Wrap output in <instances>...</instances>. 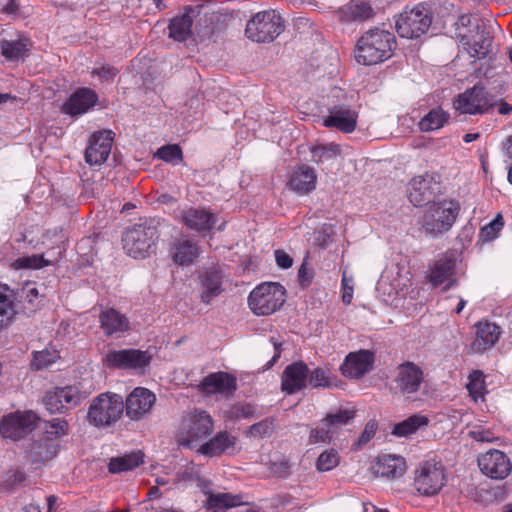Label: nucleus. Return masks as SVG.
<instances>
[{
	"label": "nucleus",
	"instance_id": "nucleus-3",
	"mask_svg": "<svg viewBox=\"0 0 512 512\" xmlns=\"http://www.w3.org/2000/svg\"><path fill=\"white\" fill-rule=\"evenodd\" d=\"M461 206L456 200H443L431 205L423 217V228L426 233L438 236L449 231L454 225Z\"/></svg>",
	"mask_w": 512,
	"mask_h": 512
},
{
	"label": "nucleus",
	"instance_id": "nucleus-53",
	"mask_svg": "<svg viewBox=\"0 0 512 512\" xmlns=\"http://www.w3.org/2000/svg\"><path fill=\"white\" fill-rule=\"evenodd\" d=\"M504 226V219L500 213L487 225L481 229V235L485 240L496 238L497 234Z\"/></svg>",
	"mask_w": 512,
	"mask_h": 512
},
{
	"label": "nucleus",
	"instance_id": "nucleus-46",
	"mask_svg": "<svg viewBox=\"0 0 512 512\" xmlns=\"http://www.w3.org/2000/svg\"><path fill=\"white\" fill-rule=\"evenodd\" d=\"M51 265V261L46 260L43 255L34 254L31 256H22L14 260L11 267L15 270L22 269H40Z\"/></svg>",
	"mask_w": 512,
	"mask_h": 512
},
{
	"label": "nucleus",
	"instance_id": "nucleus-1",
	"mask_svg": "<svg viewBox=\"0 0 512 512\" xmlns=\"http://www.w3.org/2000/svg\"><path fill=\"white\" fill-rule=\"evenodd\" d=\"M396 46L395 36L389 31L371 29L362 35L355 48V59L362 65H375L389 59Z\"/></svg>",
	"mask_w": 512,
	"mask_h": 512
},
{
	"label": "nucleus",
	"instance_id": "nucleus-20",
	"mask_svg": "<svg viewBox=\"0 0 512 512\" xmlns=\"http://www.w3.org/2000/svg\"><path fill=\"white\" fill-rule=\"evenodd\" d=\"M329 114L323 118V125L335 128L343 133H351L356 129L358 114L349 105L336 104L328 109Z\"/></svg>",
	"mask_w": 512,
	"mask_h": 512
},
{
	"label": "nucleus",
	"instance_id": "nucleus-40",
	"mask_svg": "<svg viewBox=\"0 0 512 512\" xmlns=\"http://www.w3.org/2000/svg\"><path fill=\"white\" fill-rule=\"evenodd\" d=\"M311 160L316 164L335 160L341 154V147L336 143L315 145L311 149Z\"/></svg>",
	"mask_w": 512,
	"mask_h": 512
},
{
	"label": "nucleus",
	"instance_id": "nucleus-25",
	"mask_svg": "<svg viewBox=\"0 0 512 512\" xmlns=\"http://www.w3.org/2000/svg\"><path fill=\"white\" fill-rule=\"evenodd\" d=\"M236 389V378L223 371L208 374L198 385V390L205 395L231 394Z\"/></svg>",
	"mask_w": 512,
	"mask_h": 512
},
{
	"label": "nucleus",
	"instance_id": "nucleus-51",
	"mask_svg": "<svg viewBox=\"0 0 512 512\" xmlns=\"http://www.w3.org/2000/svg\"><path fill=\"white\" fill-rule=\"evenodd\" d=\"M339 461L336 450H323L317 458L316 466L321 472L330 471L339 464Z\"/></svg>",
	"mask_w": 512,
	"mask_h": 512
},
{
	"label": "nucleus",
	"instance_id": "nucleus-56",
	"mask_svg": "<svg viewBox=\"0 0 512 512\" xmlns=\"http://www.w3.org/2000/svg\"><path fill=\"white\" fill-rule=\"evenodd\" d=\"M25 478V474L22 471L18 469L9 470L5 481L3 482V486L6 489H12L15 485L24 482Z\"/></svg>",
	"mask_w": 512,
	"mask_h": 512
},
{
	"label": "nucleus",
	"instance_id": "nucleus-52",
	"mask_svg": "<svg viewBox=\"0 0 512 512\" xmlns=\"http://www.w3.org/2000/svg\"><path fill=\"white\" fill-rule=\"evenodd\" d=\"M235 438L232 437L228 432L222 431L216 434V436L210 441L201 444L200 448H230L234 446Z\"/></svg>",
	"mask_w": 512,
	"mask_h": 512
},
{
	"label": "nucleus",
	"instance_id": "nucleus-13",
	"mask_svg": "<svg viewBox=\"0 0 512 512\" xmlns=\"http://www.w3.org/2000/svg\"><path fill=\"white\" fill-rule=\"evenodd\" d=\"M82 393L76 386L55 387L45 393L43 403L51 413H62L81 403Z\"/></svg>",
	"mask_w": 512,
	"mask_h": 512
},
{
	"label": "nucleus",
	"instance_id": "nucleus-27",
	"mask_svg": "<svg viewBox=\"0 0 512 512\" xmlns=\"http://www.w3.org/2000/svg\"><path fill=\"white\" fill-rule=\"evenodd\" d=\"M98 102V95L90 88H78L64 103L62 112L71 116L87 113Z\"/></svg>",
	"mask_w": 512,
	"mask_h": 512
},
{
	"label": "nucleus",
	"instance_id": "nucleus-59",
	"mask_svg": "<svg viewBox=\"0 0 512 512\" xmlns=\"http://www.w3.org/2000/svg\"><path fill=\"white\" fill-rule=\"evenodd\" d=\"M275 260H276V264L281 269H288L293 265L292 257L283 250L275 251Z\"/></svg>",
	"mask_w": 512,
	"mask_h": 512
},
{
	"label": "nucleus",
	"instance_id": "nucleus-42",
	"mask_svg": "<svg viewBox=\"0 0 512 512\" xmlns=\"http://www.w3.org/2000/svg\"><path fill=\"white\" fill-rule=\"evenodd\" d=\"M44 438L47 441L58 440L68 434L69 424L61 418H54L43 423Z\"/></svg>",
	"mask_w": 512,
	"mask_h": 512
},
{
	"label": "nucleus",
	"instance_id": "nucleus-36",
	"mask_svg": "<svg viewBox=\"0 0 512 512\" xmlns=\"http://www.w3.org/2000/svg\"><path fill=\"white\" fill-rule=\"evenodd\" d=\"M449 118V113L441 107L433 108L419 121V129L421 132L439 130L448 123Z\"/></svg>",
	"mask_w": 512,
	"mask_h": 512
},
{
	"label": "nucleus",
	"instance_id": "nucleus-19",
	"mask_svg": "<svg viewBox=\"0 0 512 512\" xmlns=\"http://www.w3.org/2000/svg\"><path fill=\"white\" fill-rule=\"evenodd\" d=\"M114 133L102 130L93 133L85 150V160L90 165H101L110 155Z\"/></svg>",
	"mask_w": 512,
	"mask_h": 512
},
{
	"label": "nucleus",
	"instance_id": "nucleus-47",
	"mask_svg": "<svg viewBox=\"0 0 512 512\" xmlns=\"http://www.w3.org/2000/svg\"><path fill=\"white\" fill-rule=\"evenodd\" d=\"M467 390L474 401L483 399L486 391L484 375L481 371L475 370L469 375Z\"/></svg>",
	"mask_w": 512,
	"mask_h": 512
},
{
	"label": "nucleus",
	"instance_id": "nucleus-43",
	"mask_svg": "<svg viewBox=\"0 0 512 512\" xmlns=\"http://www.w3.org/2000/svg\"><path fill=\"white\" fill-rule=\"evenodd\" d=\"M307 383L312 388H330L334 385L331 371L322 367L308 370Z\"/></svg>",
	"mask_w": 512,
	"mask_h": 512
},
{
	"label": "nucleus",
	"instance_id": "nucleus-11",
	"mask_svg": "<svg viewBox=\"0 0 512 512\" xmlns=\"http://www.w3.org/2000/svg\"><path fill=\"white\" fill-rule=\"evenodd\" d=\"M428 272V281L433 287L444 285L447 291L458 285L457 258L453 252L440 255L430 264Z\"/></svg>",
	"mask_w": 512,
	"mask_h": 512
},
{
	"label": "nucleus",
	"instance_id": "nucleus-35",
	"mask_svg": "<svg viewBox=\"0 0 512 512\" xmlns=\"http://www.w3.org/2000/svg\"><path fill=\"white\" fill-rule=\"evenodd\" d=\"M144 463V454L141 450L131 451L122 456L112 457L108 463V471L111 474H119L134 470Z\"/></svg>",
	"mask_w": 512,
	"mask_h": 512
},
{
	"label": "nucleus",
	"instance_id": "nucleus-39",
	"mask_svg": "<svg viewBox=\"0 0 512 512\" xmlns=\"http://www.w3.org/2000/svg\"><path fill=\"white\" fill-rule=\"evenodd\" d=\"M29 41L27 39L2 40L0 44L2 55L10 61L24 59L28 52Z\"/></svg>",
	"mask_w": 512,
	"mask_h": 512
},
{
	"label": "nucleus",
	"instance_id": "nucleus-44",
	"mask_svg": "<svg viewBox=\"0 0 512 512\" xmlns=\"http://www.w3.org/2000/svg\"><path fill=\"white\" fill-rule=\"evenodd\" d=\"M14 315L11 294L5 286L0 285V329L6 326Z\"/></svg>",
	"mask_w": 512,
	"mask_h": 512
},
{
	"label": "nucleus",
	"instance_id": "nucleus-57",
	"mask_svg": "<svg viewBox=\"0 0 512 512\" xmlns=\"http://www.w3.org/2000/svg\"><path fill=\"white\" fill-rule=\"evenodd\" d=\"M271 432V423L266 421L258 422L252 425L249 429L251 436L262 438L268 436Z\"/></svg>",
	"mask_w": 512,
	"mask_h": 512
},
{
	"label": "nucleus",
	"instance_id": "nucleus-7",
	"mask_svg": "<svg viewBox=\"0 0 512 512\" xmlns=\"http://www.w3.org/2000/svg\"><path fill=\"white\" fill-rule=\"evenodd\" d=\"M156 227L136 224L128 229L122 238L123 249L133 258H145L158 240Z\"/></svg>",
	"mask_w": 512,
	"mask_h": 512
},
{
	"label": "nucleus",
	"instance_id": "nucleus-17",
	"mask_svg": "<svg viewBox=\"0 0 512 512\" xmlns=\"http://www.w3.org/2000/svg\"><path fill=\"white\" fill-rule=\"evenodd\" d=\"M376 476L395 480L401 478L407 470L405 458L396 453H382L377 456L370 467Z\"/></svg>",
	"mask_w": 512,
	"mask_h": 512
},
{
	"label": "nucleus",
	"instance_id": "nucleus-62",
	"mask_svg": "<svg viewBox=\"0 0 512 512\" xmlns=\"http://www.w3.org/2000/svg\"><path fill=\"white\" fill-rule=\"evenodd\" d=\"M25 299L29 302V303H34L35 299L38 298L39 296V292H38V289L36 287H33V286H27L25 289Z\"/></svg>",
	"mask_w": 512,
	"mask_h": 512
},
{
	"label": "nucleus",
	"instance_id": "nucleus-55",
	"mask_svg": "<svg viewBox=\"0 0 512 512\" xmlns=\"http://www.w3.org/2000/svg\"><path fill=\"white\" fill-rule=\"evenodd\" d=\"M377 429H378L377 421L374 419L369 420L366 423L364 430L361 433L360 437L355 441V446L361 447V446L366 445L375 436Z\"/></svg>",
	"mask_w": 512,
	"mask_h": 512
},
{
	"label": "nucleus",
	"instance_id": "nucleus-18",
	"mask_svg": "<svg viewBox=\"0 0 512 512\" xmlns=\"http://www.w3.org/2000/svg\"><path fill=\"white\" fill-rule=\"evenodd\" d=\"M423 380L422 368L414 362L406 361L397 366L393 382L401 393L412 394L420 389Z\"/></svg>",
	"mask_w": 512,
	"mask_h": 512
},
{
	"label": "nucleus",
	"instance_id": "nucleus-26",
	"mask_svg": "<svg viewBox=\"0 0 512 512\" xmlns=\"http://www.w3.org/2000/svg\"><path fill=\"white\" fill-rule=\"evenodd\" d=\"M436 185L430 175L414 177L408 184L409 201L416 207L430 203L435 196Z\"/></svg>",
	"mask_w": 512,
	"mask_h": 512
},
{
	"label": "nucleus",
	"instance_id": "nucleus-2",
	"mask_svg": "<svg viewBox=\"0 0 512 512\" xmlns=\"http://www.w3.org/2000/svg\"><path fill=\"white\" fill-rule=\"evenodd\" d=\"M285 25L276 10H266L255 14L246 24L245 34L257 43L272 42L283 31Z\"/></svg>",
	"mask_w": 512,
	"mask_h": 512
},
{
	"label": "nucleus",
	"instance_id": "nucleus-33",
	"mask_svg": "<svg viewBox=\"0 0 512 512\" xmlns=\"http://www.w3.org/2000/svg\"><path fill=\"white\" fill-rule=\"evenodd\" d=\"M476 36L471 42L468 36H462L460 42L473 58L483 59L490 52L492 37L489 32L479 24L476 25Z\"/></svg>",
	"mask_w": 512,
	"mask_h": 512
},
{
	"label": "nucleus",
	"instance_id": "nucleus-58",
	"mask_svg": "<svg viewBox=\"0 0 512 512\" xmlns=\"http://www.w3.org/2000/svg\"><path fill=\"white\" fill-rule=\"evenodd\" d=\"M42 452H45V459L52 460L56 457V450H34L29 456L31 458V463L34 465V468H39L41 462L39 458L42 457Z\"/></svg>",
	"mask_w": 512,
	"mask_h": 512
},
{
	"label": "nucleus",
	"instance_id": "nucleus-5",
	"mask_svg": "<svg viewBox=\"0 0 512 512\" xmlns=\"http://www.w3.org/2000/svg\"><path fill=\"white\" fill-rule=\"evenodd\" d=\"M431 23V10L426 4L420 3L400 13L395 20V28L400 37L413 39L426 33Z\"/></svg>",
	"mask_w": 512,
	"mask_h": 512
},
{
	"label": "nucleus",
	"instance_id": "nucleus-24",
	"mask_svg": "<svg viewBox=\"0 0 512 512\" xmlns=\"http://www.w3.org/2000/svg\"><path fill=\"white\" fill-rule=\"evenodd\" d=\"M317 173L307 164L297 165L289 174L288 187L299 195H308L316 189Z\"/></svg>",
	"mask_w": 512,
	"mask_h": 512
},
{
	"label": "nucleus",
	"instance_id": "nucleus-63",
	"mask_svg": "<svg viewBox=\"0 0 512 512\" xmlns=\"http://www.w3.org/2000/svg\"><path fill=\"white\" fill-rule=\"evenodd\" d=\"M496 105H498V112L501 115H509L512 112V105L500 100L499 102L496 100Z\"/></svg>",
	"mask_w": 512,
	"mask_h": 512
},
{
	"label": "nucleus",
	"instance_id": "nucleus-50",
	"mask_svg": "<svg viewBox=\"0 0 512 512\" xmlns=\"http://www.w3.org/2000/svg\"><path fill=\"white\" fill-rule=\"evenodd\" d=\"M155 157L172 165H177L183 159V152L179 145L169 144L160 147L156 151Z\"/></svg>",
	"mask_w": 512,
	"mask_h": 512
},
{
	"label": "nucleus",
	"instance_id": "nucleus-9",
	"mask_svg": "<svg viewBox=\"0 0 512 512\" xmlns=\"http://www.w3.org/2000/svg\"><path fill=\"white\" fill-rule=\"evenodd\" d=\"M124 402L120 395L101 394L90 405L88 418L98 427L109 426L121 417Z\"/></svg>",
	"mask_w": 512,
	"mask_h": 512
},
{
	"label": "nucleus",
	"instance_id": "nucleus-12",
	"mask_svg": "<svg viewBox=\"0 0 512 512\" xmlns=\"http://www.w3.org/2000/svg\"><path fill=\"white\" fill-rule=\"evenodd\" d=\"M37 420V415L32 411L9 414L0 422V434L12 440L22 439L35 428Z\"/></svg>",
	"mask_w": 512,
	"mask_h": 512
},
{
	"label": "nucleus",
	"instance_id": "nucleus-23",
	"mask_svg": "<svg viewBox=\"0 0 512 512\" xmlns=\"http://www.w3.org/2000/svg\"><path fill=\"white\" fill-rule=\"evenodd\" d=\"M202 253L199 243L187 235L175 238L170 246V256L180 266L191 265Z\"/></svg>",
	"mask_w": 512,
	"mask_h": 512
},
{
	"label": "nucleus",
	"instance_id": "nucleus-45",
	"mask_svg": "<svg viewBox=\"0 0 512 512\" xmlns=\"http://www.w3.org/2000/svg\"><path fill=\"white\" fill-rule=\"evenodd\" d=\"M60 358L56 349L46 348L33 353L31 367L35 370H42L55 363Z\"/></svg>",
	"mask_w": 512,
	"mask_h": 512
},
{
	"label": "nucleus",
	"instance_id": "nucleus-4",
	"mask_svg": "<svg viewBox=\"0 0 512 512\" xmlns=\"http://www.w3.org/2000/svg\"><path fill=\"white\" fill-rule=\"evenodd\" d=\"M285 302L284 287L275 282H265L256 286L249 294L248 305L258 316L274 313Z\"/></svg>",
	"mask_w": 512,
	"mask_h": 512
},
{
	"label": "nucleus",
	"instance_id": "nucleus-16",
	"mask_svg": "<svg viewBox=\"0 0 512 512\" xmlns=\"http://www.w3.org/2000/svg\"><path fill=\"white\" fill-rule=\"evenodd\" d=\"M481 472L492 479H504L512 471L510 459L502 450H487L478 457Z\"/></svg>",
	"mask_w": 512,
	"mask_h": 512
},
{
	"label": "nucleus",
	"instance_id": "nucleus-31",
	"mask_svg": "<svg viewBox=\"0 0 512 512\" xmlns=\"http://www.w3.org/2000/svg\"><path fill=\"white\" fill-rule=\"evenodd\" d=\"M475 339L472 349L477 352L491 349L499 340L501 328L488 320L479 321L475 325Z\"/></svg>",
	"mask_w": 512,
	"mask_h": 512
},
{
	"label": "nucleus",
	"instance_id": "nucleus-8",
	"mask_svg": "<svg viewBox=\"0 0 512 512\" xmlns=\"http://www.w3.org/2000/svg\"><path fill=\"white\" fill-rule=\"evenodd\" d=\"M414 474V487L425 496L439 493L446 483L445 468L441 462L435 460L420 463Z\"/></svg>",
	"mask_w": 512,
	"mask_h": 512
},
{
	"label": "nucleus",
	"instance_id": "nucleus-30",
	"mask_svg": "<svg viewBox=\"0 0 512 512\" xmlns=\"http://www.w3.org/2000/svg\"><path fill=\"white\" fill-rule=\"evenodd\" d=\"M374 10L368 2L351 0L335 11V17L342 24L360 23L370 19Z\"/></svg>",
	"mask_w": 512,
	"mask_h": 512
},
{
	"label": "nucleus",
	"instance_id": "nucleus-61",
	"mask_svg": "<svg viewBox=\"0 0 512 512\" xmlns=\"http://www.w3.org/2000/svg\"><path fill=\"white\" fill-rule=\"evenodd\" d=\"M298 278L302 286H307L312 280V274L309 273L305 263H303L298 270Z\"/></svg>",
	"mask_w": 512,
	"mask_h": 512
},
{
	"label": "nucleus",
	"instance_id": "nucleus-15",
	"mask_svg": "<svg viewBox=\"0 0 512 512\" xmlns=\"http://www.w3.org/2000/svg\"><path fill=\"white\" fill-rule=\"evenodd\" d=\"M156 402L155 394L147 388L136 387L127 396L125 401L126 416L131 420H142L151 412Z\"/></svg>",
	"mask_w": 512,
	"mask_h": 512
},
{
	"label": "nucleus",
	"instance_id": "nucleus-54",
	"mask_svg": "<svg viewBox=\"0 0 512 512\" xmlns=\"http://www.w3.org/2000/svg\"><path fill=\"white\" fill-rule=\"evenodd\" d=\"M119 70L109 64H103L100 67H95L91 71L93 77L97 76L102 83L112 82Z\"/></svg>",
	"mask_w": 512,
	"mask_h": 512
},
{
	"label": "nucleus",
	"instance_id": "nucleus-29",
	"mask_svg": "<svg viewBox=\"0 0 512 512\" xmlns=\"http://www.w3.org/2000/svg\"><path fill=\"white\" fill-rule=\"evenodd\" d=\"M308 366L300 361L288 365L281 377V389L286 394H294L307 386Z\"/></svg>",
	"mask_w": 512,
	"mask_h": 512
},
{
	"label": "nucleus",
	"instance_id": "nucleus-34",
	"mask_svg": "<svg viewBox=\"0 0 512 512\" xmlns=\"http://www.w3.org/2000/svg\"><path fill=\"white\" fill-rule=\"evenodd\" d=\"M100 328L106 336L120 335L129 329V320L118 310L108 308L99 315Z\"/></svg>",
	"mask_w": 512,
	"mask_h": 512
},
{
	"label": "nucleus",
	"instance_id": "nucleus-37",
	"mask_svg": "<svg viewBox=\"0 0 512 512\" xmlns=\"http://www.w3.org/2000/svg\"><path fill=\"white\" fill-rule=\"evenodd\" d=\"M429 419L425 415L413 414L402 422L397 423L392 434L398 437H407L415 433L418 429L427 426Z\"/></svg>",
	"mask_w": 512,
	"mask_h": 512
},
{
	"label": "nucleus",
	"instance_id": "nucleus-10",
	"mask_svg": "<svg viewBox=\"0 0 512 512\" xmlns=\"http://www.w3.org/2000/svg\"><path fill=\"white\" fill-rule=\"evenodd\" d=\"M494 106H496L495 96L479 84L459 94L454 102L456 111L470 115L484 114Z\"/></svg>",
	"mask_w": 512,
	"mask_h": 512
},
{
	"label": "nucleus",
	"instance_id": "nucleus-28",
	"mask_svg": "<svg viewBox=\"0 0 512 512\" xmlns=\"http://www.w3.org/2000/svg\"><path fill=\"white\" fill-rule=\"evenodd\" d=\"M182 220L188 229L205 235L212 230L217 222V217L209 209L196 207L183 211Z\"/></svg>",
	"mask_w": 512,
	"mask_h": 512
},
{
	"label": "nucleus",
	"instance_id": "nucleus-14",
	"mask_svg": "<svg viewBox=\"0 0 512 512\" xmlns=\"http://www.w3.org/2000/svg\"><path fill=\"white\" fill-rule=\"evenodd\" d=\"M151 355L138 349H123L109 351L104 357V363L109 368L137 369L149 365Z\"/></svg>",
	"mask_w": 512,
	"mask_h": 512
},
{
	"label": "nucleus",
	"instance_id": "nucleus-48",
	"mask_svg": "<svg viewBox=\"0 0 512 512\" xmlns=\"http://www.w3.org/2000/svg\"><path fill=\"white\" fill-rule=\"evenodd\" d=\"M336 432L331 428L330 425H325V420L322 419L320 424L312 429L310 432L309 442L311 444H332L333 438L336 436Z\"/></svg>",
	"mask_w": 512,
	"mask_h": 512
},
{
	"label": "nucleus",
	"instance_id": "nucleus-6",
	"mask_svg": "<svg viewBox=\"0 0 512 512\" xmlns=\"http://www.w3.org/2000/svg\"><path fill=\"white\" fill-rule=\"evenodd\" d=\"M189 427L178 434V445L183 448H200L214 428L212 416L205 410H194L189 416Z\"/></svg>",
	"mask_w": 512,
	"mask_h": 512
},
{
	"label": "nucleus",
	"instance_id": "nucleus-32",
	"mask_svg": "<svg viewBox=\"0 0 512 512\" xmlns=\"http://www.w3.org/2000/svg\"><path fill=\"white\" fill-rule=\"evenodd\" d=\"M225 28L223 15L220 12H205L194 27V33L200 41L210 40Z\"/></svg>",
	"mask_w": 512,
	"mask_h": 512
},
{
	"label": "nucleus",
	"instance_id": "nucleus-38",
	"mask_svg": "<svg viewBox=\"0 0 512 512\" xmlns=\"http://www.w3.org/2000/svg\"><path fill=\"white\" fill-rule=\"evenodd\" d=\"M203 291L201 293V300L205 304H209L215 297L222 292L221 276L217 271H209L204 275Z\"/></svg>",
	"mask_w": 512,
	"mask_h": 512
},
{
	"label": "nucleus",
	"instance_id": "nucleus-60",
	"mask_svg": "<svg viewBox=\"0 0 512 512\" xmlns=\"http://www.w3.org/2000/svg\"><path fill=\"white\" fill-rule=\"evenodd\" d=\"M252 412V407L248 404H237L231 409V414L236 418H248Z\"/></svg>",
	"mask_w": 512,
	"mask_h": 512
},
{
	"label": "nucleus",
	"instance_id": "nucleus-41",
	"mask_svg": "<svg viewBox=\"0 0 512 512\" xmlns=\"http://www.w3.org/2000/svg\"><path fill=\"white\" fill-rule=\"evenodd\" d=\"M207 509H227L241 504V498L230 493H213L205 491Z\"/></svg>",
	"mask_w": 512,
	"mask_h": 512
},
{
	"label": "nucleus",
	"instance_id": "nucleus-21",
	"mask_svg": "<svg viewBox=\"0 0 512 512\" xmlns=\"http://www.w3.org/2000/svg\"><path fill=\"white\" fill-rule=\"evenodd\" d=\"M203 6H186L182 14L176 15L168 25V35L175 41L183 42L194 32L193 20L201 15Z\"/></svg>",
	"mask_w": 512,
	"mask_h": 512
},
{
	"label": "nucleus",
	"instance_id": "nucleus-49",
	"mask_svg": "<svg viewBox=\"0 0 512 512\" xmlns=\"http://www.w3.org/2000/svg\"><path fill=\"white\" fill-rule=\"evenodd\" d=\"M355 417V411L340 409L334 413H329L324 418L325 425H330L331 428L338 433V429L349 423Z\"/></svg>",
	"mask_w": 512,
	"mask_h": 512
},
{
	"label": "nucleus",
	"instance_id": "nucleus-64",
	"mask_svg": "<svg viewBox=\"0 0 512 512\" xmlns=\"http://www.w3.org/2000/svg\"><path fill=\"white\" fill-rule=\"evenodd\" d=\"M502 150L505 155L509 158H512V135L507 137L506 140L502 143Z\"/></svg>",
	"mask_w": 512,
	"mask_h": 512
},
{
	"label": "nucleus",
	"instance_id": "nucleus-22",
	"mask_svg": "<svg viewBox=\"0 0 512 512\" xmlns=\"http://www.w3.org/2000/svg\"><path fill=\"white\" fill-rule=\"evenodd\" d=\"M374 364V353L370 350H359L349 353L341 365L345 377L359 379L370 372Z\"/></svg>",
	"mask_w": 512,
	"mask_h": 512
}]
</instances>
